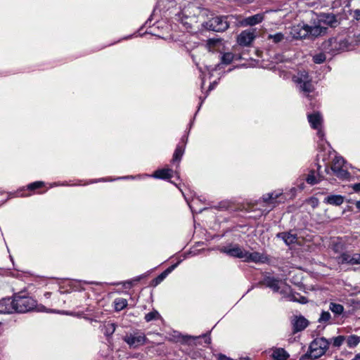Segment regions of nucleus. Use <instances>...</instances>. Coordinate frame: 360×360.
I'll return each instance as SVG.
<instances>
[{
	"instance_id": "obj_41",
	"label": "nucleus",
	"mask_w": 360,
	"mask_h": 360,
	"mask_svg": "<svg viewBox=\"0 0 360 360\" xmlns=\"http://www.w3.org/2000/svg\"><path fill=\"white\" fill-rule=\"evenodd\" d=\"M360 264V254L354 253V265Z\"/></svg>"
},
{
	"instance_id": "obj_24",
	"label": "nucleus",
	"mask_w": 360,
	"mask_h": 360,
	"mask_svg": "<svg viewBox=\"0 0 360 360\" xmlns=\"http://www.w3.org/2000/svg\"><path fill=\"white\" fill-rule=\"evenodd\" d=\"M264 20V13H257L251 16H249L244 20V22L247 25L253 26Z\"/></svg>"
},
{
	"instance_id": "obj_29",
	"label": "nucleus",
	"mask_w": 360,
	"mask_h": 360,
	"mask_svg": "<svg viewBox=\"0 0 360 360\" xmlns=\"http://www.w3.org/2000/svg\"><path fill=\"white\" fill-rule=\"evenodd\" d=\"M272 356L275 360H286L288 355L285 349L278 348L273 352Z\"/></svg>"
},
{
	"instance_id": "obj_48",
	"label": "nucleus",
	"mask_w": 360,
	"mask_h": 360,
	"mask_svg": "<svg viewBox=\"0 0 360 360\" xmlns=\"http://www.w3.org/2000/svg\"><path fill=\"white\" fill-rule=\"evenodd\" d=\"M105 181H106V179L102 178V179H99L98 180L93 181H91V183Z\"/></svg>"
},
{
	"instance_id": "obj_49",
	"label": "nucleus",
	"mask_w": 360,
	"mask_h": 360,
	"mask_svg": "<svg viewBox=\"0 0 360 360\" xmlns=\"http://www.w3.org/2000/svg\"><path fill=\"white\" fill-rule=\"evenodd\" d=\"M352 360H360V354H356L354 359H352Z\"/></svg>"
},
{
	"instance_id": "obj_40",
	"label": "nucleus",
	"mask_w": 360,
	"mask_h": 360,
	"mask_svg": "<svg viewBox=\"0 0 360 360\" xmlns=\"http://www.w3.org/2000/svg\"><path fill=\"white\" fill-rule=\"evenodd\" d=\"M43 181H35L34 183L30 184L27 186V189L30 191L35 190L37 188H41L44 185Z\"/></svg>"
},
{
	"instance_id": "obj_15",
	"label": "nucleus",
	"mask_w": 360,
	"mask_h": 360,
	"mask_svg": "<svg viewBox=\"0 0 360 360\" xmlns=\"http://www.w3.org/2000/svg\"><path fill=\"white\" fill-rule=\"evenodd\" d=\"M293 333H297L304 330L309 325V321L302 316H295L292 320Z\"/></svg>"
},
{
	"instance_id": "obj_55",
	"label": "nucleus",
	"mask_w": 360,
	"mask_h": 360,
	"mask_svg": "<svg viewBox=\"0 0 360 360\" xmlns=\"http://www.w3.org/2000/svg\"><path fill=\"white\" fill-rule=\"evenodd\" d=\"M148 21H150V18L146 21V24H148Z\"/></svg>"
},
{
	"instance_id": "obj_8",
	"label": "nucleus",
	"mask_w": 360,
	"mask_h": 360,
	"mask_svg": "<svg viewBox=\"0 0 360 360\" xmlns=\"http://www.w3.org/2000/svg\"><path fill=\"white\" fill-rule=\"evenodd\" d=\"M123 340L131 348H137L143 345L147 338L146 335L139 331L127 333L123 337Z\"/></svg>"
},
{
	"instance_id": "obj_38",
	"label": "nucleus",
	"mask_w": 360,
	"mask_h": 360,
	"mask_svg": "<svg viewBox=\"0 0 360 360\" xmlns=\"http://www.w3.org/2000/svg\"><path fill=\"white\" fill-rule=\"evenodd\" d=\"M330 314L328 311H323L321 312L320 315L319 322L321 323H327L330 321Z\"/></svg>"
},
{
	"instance_id": "obj_43",
	"label": "nucleus",
	"mask_w": 360,
	"mask_h": 360,
	"mask_svg": "<svg viewBox=\"0 0 360 360\" xmlns=\"http://www.w3.org/2000/svg\"><path fill=\"white\" fill-rule=\"evenodd\" d=\"M188 141V136H183L181 139L180 142L179 144L184 145V148L186 147V143Z\"/></svg>"
},
{
	"instance_id": "obj_36",
	"label": "nucleus",
	"mask_w": 360,
	"mask_h": 360,
	"mask_svg": "<svg viewBox=\"0 0 360 360\" xmlns=\"http://www.w3.org/2000/svg\"><path fill=\"white\" fill-rule=\"evenodd\" d=\"M160 318V315L158 311L153 310L145 316V320L146 322H150L153 320H157Z\"/></svg>"
},
{
	"instance_id": "obj_3",
	"label": "nucleus",
	"mask_w": 360,
	"mask_h": 360,
	"mask_svg": "<svg viewBox=\"0 0 360 360\" xmlns=\"http://www.w3.org/2000/svg\"><path fill=\"white\" fill-rule=\"evenodd\" d=\"M323 50L331 54L336 55L342 51H347L349 43L346 39L340 37H331L323 43Z\"/></svg>"
},
{
	"instance_id": "obj_53",
	"label": "nucleus",
	"mask_w": 360,
	"mask_h": 360,
	"mask_svg": "<svg viewBox=\"0 0 360 360\" xmlns=\"http://www.w3.org/2000/svg\"><path fill=\"white\" fill-rule=\"evenodd\" d=\"M50 295H51V292H46V293L44 294V296H45L46 297H50Z\"/></svg>"
},
{
	"instance_id": "obj_25",
	"label": "nucleus",
	"mask_w": 360,
	"mask_h": 360,
	"mask_svg": "<svg viewBox=\"0 0 360 360\" xmlns=\"http://www.w3.org/2000/svg\"><path fill=\"white\" fill-rule=\"evenodd\" d=\"M354 253L350 254L347 252L342 253L339 257V263L354 265Z\"/></svg>"
},
{
	"instance_id": "obj_14",
	"label": "nucleus",
	"mask_w": 360,
	"mask_h": 360,
	"mask_svg": "<svg viewBox=\"0 0 360 360\" xmlns=\"http://www.w3.org/2000/svg\"><path fill=\"white\" fill-rule=\"evenodd\" d=\"M221 252L231 257L243 259L245 250L238 245H233L222 248Z\"/></svg>"
},
{
	"instance_id": "obj_19",
	"label": "nucleus",
	"mask_w": 360,
	"mask_h": 360,
	"mask_svg": "<svg viewBox=\"0 0 360 360\" xmlns=\"http://www.w3.org/2000/svg\"><path fill=\"white\" fill-rule=\"evenodd\" d=\"M179 263L180 262H178L177 263L172 264L163 272H162L158 276L153 280V285H158L160 284L171 272H172L177 267Z\"/></svg>"
},
{
	"instance_id": "obj_23",
	"label": "nucleus",
	"mask_w": 360,
	"mask_h": 360,
	"mask_svg": "<svg viewBox=\"0 0 360 360\" xmlns=\"http://www.w3.org/2000/svg\"><path fill=\"white\" fill-rule=\"evenodd\" d=\"M282 195V192L280 191H274L271 193H269L264 194L262 197L264 202L268 204L275 205L276 202V199L279 198Z\"/></svg>"
},
{
	"instance_id": "obj_31",
	"label": "nucleus",
	"mask_w": 360,
	"mask_h": 360,
	"mask_svg": "<svg viewBox=\"0 0 360 360\" xmlns=\"http://www.w3.org/2000/svg\"><path fill=\"white\" fill-rule=\"evenodd\" d=\"M360 342V336L351 335L347 338V344L349 348L355 347Z\"/></svg>"
},
{
	"instance_id": "obj_16",
	"label": "nucleus",
	"mask_w": 360,
	"mask_h": 360,
	"mask_svg": "<svg viewBox=\"0 0 360 360\" xmlns=\"http://www.w3.org/2000/svg\"><path fill=\"white\" fill-rule=\"evenodd\" d=\"M282 283L283 281L281 279L269 276H266L263 280L264 285L276 292L279 291Z\"/></svg>"
},
{
	"instance_id": "obj_5",
	"label": "nucleus",
	"mask_w": 360,
	"mask_h": 360,
	"mask_svg": "<svg viewBox=\"0 0 360 360\" xmlns=\"http://www.w3.org/2000/svg\"><path fill=\"white\" fill-rule=\"evenodd\" d=\"M293 82L299 89L304 94H309L314 90L311 78L305 70H300L292 77Z\"/></svg>"
},
{
	"instance_id": "obj_35",
	"label": "nucleus",
	"mask_w": 360,
	"mask_h": 360,
	"mask_svg": "<svg viewBox=\"0 0 360 360\" xmlns=\"http://www.w3.org/2000/svg\"><path fill=\"white\" fill-rule=\"evenodd\" d=\"M345 340V338L343 335H339L335 338H333L329 341V345L332 344V345L335 347H340Z\"/></svg>"
},
{
	"instance_id": "obj_42",
	"label": "nucleus",
	"mask_w": 360,
	"mask_h": 360,
	"mask_svg": "<svg viewBox=\"0 0 360 360\" xmlns=\"http://www.w3.org/2000/svg\"><path fill=\"white\" fill-rule=\"evenodd\" d=\"M353 18L356 20H360V9H356V10L354 11Z\"/></svg>"
},
{
	"instance_id": "obj_52",
	"label": "nucleus",
	"mask_w": 360,
	"mask_h": 360,
	"mask_svg": "<svg viewBox=\"0 0 360 360\" xmlns=\"http://www.w3.org/2000/svg\"><path fill=\"white\" fill-rule=\"evenodd\" d=\"M205 98V97L203 99H202V98H200L201 101H200V105H199V107H198V110L200 109V106H201V105H202V102L204 101Z\"/></svg>"
},
{
	"instance_id": "obj_44",
	"label": "nucleus",
	"mask_w": 360,
	"mask_h": 360,
	"mask_svg": "<svg viewBox=\"0 0 360 360\" xmlns=\"http://www.w3.org/2000/svg\"><path fill=\"white\" fill-rule=\"evenodd\" d=\"M352 188L353 190L356 192V193H359L360 192V183H358V184H354L353 186H352Z\"/></svg>"
},
{
	"instance_id": "obj_27",
	"label": "nucleus",
	"mask_w": 360,
	"mask_h": 360,
	"mask_svg": "<svg viewBox=\"0 0 360 360\" xmlns=\"http://www.w3.org/2000/svg\"><path fill=\"white\" fill-rule=\"evenodd\" d=\"M321 180V175L319 174V173H318L317 174H316V173H315V172H314V171H311V172H309V174L307 175V179H306L307 182L309 184H311V185L316 184H318Z\"/></svg>"
},
{
	"instance_id": "obj_39",
	"label": "nucleus",
	"mask_w": 360,
	"mask_h": 360,
	"mask_svg": "<svg viewBox=\"0 0 360 360\" xmlns=\"http://www.w3.org/2000/svg\"><path fill=\"white\" fill-rule=\"evenodd\" d=\"M326 60V55L322 53L316 54L313 56V61L316 64L323 63Z\"/></svg>"
},
{
	"instance_id": "obj_22",
	"label": "nucleus",
	"mask_w": 360,
	"mask_h": 360,
	"mask_svg": "<svg viewBox=\"0 0 360 360\" xmlns=\"http://www.w3.org/2000/svg\"><path fill=\"white\" fill-rule=\"evenodd\" d=\"M200 338H202L204 339L205 342L206 344H210L211 342V338H210V336H208L207 335H203L202 336H198V337L178 335L177 341H181L184 343H187V342H188V341L190 340H195L199 339Z\"/></svg>"
},
{
	"instance_id": "obj_30",
	"label": "nucleus",
	"mask_w": 360,
	"mask_h": 360,
	"mask_svg": "<svg viewBox=\"0 0 360 360\" xmlns=\"http://www.w3.org/2000/svg\"><path fill=\"white\" fill-rule=\"evenodd\" d=\"M115 309L120 311L127 306V300L122 297L116 298L114 300Z\"/></svg>"
},
{
	"instance_id": "obj_45",
	"label": "nucleus",
	"mask_w": 360,
	"mask_h": 360,
	"mask_svg": "<svg viewBox=\"0 0 360 360\" xmlns=\"http://www.w3.org/2000/svg\"><path fill=\"white\" fill-rule=\"evenodd\" d=\"M136 177L133 176H126L122 177H118L117 179H135Z\"/></svg>"
},
{
	"instance_id": "obj_20",
	"label": "nucleus",
	"mask_w": 360,
	"mask_h": 360,
	"mask_svg": "<svg viewBox=\"0 0 360 360\" xmlns=\"http://www.w3.org/2000/svg\"><path fill=\"white\" fill-rule=\"evenodd\" d=\"M276 237L282 239L287 245L294 244L297 241V235L291 232H281L276 235Z\"/></svg>"
},
{
	"instance_id": "obj_9",
	"label": "nucleus",
	"mask_w": 360,
	"mask_h": 360,
	"mask_svg": "<svg viewBox=\"0 0 360 360\" xmlns=\"http://www.w3.org/2000/svg\"><path fill=\"white\" fill-rule=\"evenodd\" d=\"M227 18V16H215L207 22V26L214 32H224L229 27Z\"/></svg>"
},
{
	"instance_id": "obj_11",
	"label": "nucleus",
	"mask_w": 360,
	"mask_h": 360,
	"mask_svg": "<svg viewBox=\"0 0 360 360\" xmlns=\"http://www.w3.org/2000/svg\"><path fill=\"white\" fill-rule=\"evenodd\" d=\"M340 24L337 16L333 13H321L317 16V22L314 25H320L336 27Z\"/></svg>"
},
{
	"instance_id": "obj_4",
	"label": "nucleus",
	"mask_w": 360,
	"mask_h": 360,
	"mask_svg": "<svg viewBox=\"0 0 360 360\" xmlns=\"http://www.w3.org/2000/svg\"><path fill=\"white\" fill-rule=\"evenodd\" d=\"M329 346V341L324 338H317L310 344L307 355L311 359H316L323 356Z\"/></svg>"
},
{
	"instance_id": "obj_34",
	"label": "nucleus",
	"mask_w": 360,
	"mask_h": 360,
	"mask_svg": "<svg viewBox=\"0 0 360 360\" xmlns=\"http://www.w3.org/2000/svg\"><path fill=\"white\" fill-rule=\"evenodd\" d=\"M329 309L332 312L337 315L341 314L344 311V307L342 304L334 302H331L330 304Z\"/></svg>"
},
{
	"instance_id": "obj_13",
	"label": "nucleus",
	"mask_w": 360,
	"mask_h": 360,
	"mask_svg": "<svg viewBox=\"0 0 360 360\" xmlns=\"http://www.w3.org/2000/svg\"><path fill=\"white\" fill-rule=\"evenodd\" d=\"M255 38V31L246 30L243 31L237 37V42L239 45L249 46Z\"/></svg>"
},
{
	"instance_id": "obj_37",
	"label": "nucleus",
	"mask_w": 360,
	"mask_h": 360,
	"mask_svg": "<svg viewBox=\"0 0 360 360\" xmlns=\"http://www.w3.org/2000/svg\"><path fill=\"white\" fill-rule=\"evenodd\" d=\"M268 39L272 40V41L275 44H278L284 39V34L281 32H278L274 34H269L268 36Z\"/></svg>"
},
{
	"instance_id": "obj_2",
	"label": "nucleus",
	"mask_w": 360,
	"mask_h": 360,
	"mask_svg": "<svg viewBox=\"0 0 360 360\" xmlns=\"http://www.w3.org/2000/svg\"><path fill=\"white\" fill-rule=\"evenodd\" d=\"M327 27L320 25L309 26L304 22H300L292 27L290 34L292 38L302 39L306 38H315L326 33Z\"/></svg>"
},
{
	"instance_id": "obj_33",
	"label": "nucleus",
	"mask_w": 360,
	"mask_h": 360,
	"mask_svg": "<svg viewBox=\"0 0 360 360\" xmlns=\"http://www.w3.org/2000/svg\"><path fill=\"white\" fill-rule=\"evenodd\" d=\"M115 330V325L113 323H106L103 326V331L105 335L110 336Z\"/></svg>"
},
{
	"instance_id": "obj_46",
	"label": "nucleus",
	"mask_w": 360,
	"mask_h": 360,
	"mask_svg": "<svg viewBox=\"0 0 360 360\" xmlns=\"http://www.w3.org/2000/svg\"><path fill=\"white\" fill-rule=\"evenodd\" d=\"M217 82H213V83H212V84L210 85L209 91H211L212 89H213L215 87V86L217 85Z\"/></svg>"
},
{
	"instance_id": "obj_6",
	"label": "nucleus",
	"mask_w": 360,
	"mask_h": 360,
	"mask_svg": "<svg viewBox=\"0 0 360 360\" xmlns=\"http://www.w3.org/2000/svg\"><path fill=\"white\" fill-rule=\"evenodd\" d=\"M194 6L188 4V6L184 8L182 11L176 15V20L185 27L186 29L191 28L193 24L196 22V16L195 13H191V10L193 9Z\"/></svg>"
},
{
	"instance_id": "obj_10",
	"label": "nucleus",
	"mask_w": 360,
	"mask_h": 360,
	"mask_svg": "<svg viewBox=\"0 0 360 360\" xmlns=\"http://www.w3.org/2000/svg\"><path fill=\"white\" fill-rule=\"evenodd\" d=\"M331 169L339 178L345 179L349 176L347 171L345 162L342 157H335L333 161Z\"/></svg>"
},
{
	"instance_id": "obj_32",
	"label": "nucleus",
	"mask_w": 360,
	"mask_h": 360,
	"mask_svg": "<svg viewBox=\"0 0 360 360\" xmlns=\"http://www.w3.org/2000/svg\"><path fill=\"white\" fill-rule=\"evenodd\" d=\"M235 57L236 56L231 52L224 53L221 56V64L229 65L233 60Z\"/></svg>"
},
{
	"instance_id": "obj_50",
	"label": "nucleus",
	"mask_w": 360,
	"mask_h": 360,
	"mask_svg": "<svg viewBox=\"0 0 360 360\" xmlns=\"http://www.w3.org/2000/svg\"><path fill=\"white\" fill-rule=\"evenodd\" d=\"M356 207L360 210V200L356 201L355 203Z\"/></svg>"
},
{
	"instance_id": "obj_28",
	"label": "nucleus",
	"mask_w": 360,
	"mask_h": 360,
	"mask_svg": "<svg viewBox=\"0 0 360 360\" xmlns=\"http://www.w3.org/2000/svg\"><path fill=\"white\" fill-rule=\"evenodd\" d=\"M288 297L289 300L292 302H297L301 304H306L308 302V300L306 297L302 296L297 292H290Z\"/></svg>"
},
{
	"instance_id": "obj_51",
	"label": "nucleus",
	"mask_w": 360,
	"mask_h": 360,
	"mask_svg": "<svg viewBox=\"0 0 360 360\" xmlns=\"http://www.w3.org/2000/svg\"><path fill=\"white\" fill-rule=\"evenodd\" d=\"M13 196H19V195L18 194L14 195V194H11L10 193V194H8V198H7L6 200H8V198H11Z\"/></svg>"
},
{
	"instance_id": "obj_17",
	"label": "nucleus",
	"mask_w": 360,
	"mask_h": 360,
	"mask_svg": "<svg viewBox=\"0 0 360 360\" xmlns=\"http://www.w3.org/2000/svg\"><path fill=\"white\" fill-rule=\"evenodd\" d=\"M173 170L169 168H163L156 170L153 174L147 175V176L153 177L155 179H160L167 180L173 176Z\"/></svg>"
},
{
	"instance_id": "obj_7",
	"label": "nucleus",
	"mask_w": 360,
	"mask_h": 360,
	"mask_svg": "<svg viewBox=\"0 0 360 360\" xmlns=\"http://www.w3.org/2000/svg\"><path fill=\"white\" fill-rule=\"evenodd\" d=\"M307 118L311 128L317 130L316 135L319 138V143H327L325 140V134L322 130L323 118L321 115L316 112L309 114Z\"/></svg>"
},
{
	"instance_id": "obj_12",
	"label": "nucleus",
	"mask_w": 360,
	"mask_h": 360,
	"mask_svg": "<svg viewBox=\"0 0 360 360\" xmlns=\"http://www.w3.org/2000/svg\"><path fill=\"white\" fill-rule=\"evenodd\" d=\"M243 259L245 262H252L255 263H266L269 261L268 257L263 253L258 252H250L248 251L245 252Z\"/></svg>"
},
{
	"instance_id": "obj_18",
	"label": "nucleus",
	"mask_w": 360,
	"mask_h": 360,
	"mask_svg": "<svg viewBox=\"0 0 360 360\" xmlns=\"http://www.w3.org/2000/svg\"><path fill=\"white\" fill-rule=\"evenodd\" d=\"M207 46L209 51L221 52L224 44L221 39H210L207 40Z\"/></svg>"
},
{
	"instance_id": "obj_21",
	"label": "nucleus",
	"mask_w": 360,
	"mask_h": 360,
	"mask_svg": "<svg viewBox=\"0 0 360 360\" xmlns=\"http://www.w3.org/2000/svg\"><path fill=\"white\" fill-rule=\"evenodd\" d=\"M323 202L326 204L339 206L344 202V197L341 195H330L325 198Z\"/></svg>"
},
{
	"instance_id": "obj_47",
	"label": "nucleus",
	"mask_w": 360,
	"mask_h": 360,
	"mask_svg": "<svg viewBox=\"0 0 360 360\" xmlns=\"http://www.w3.org/2000/svg\"><path fill=\"white\" fill-rule=\"evenodd\" d=\"M84 283H86V284H96V285H98L100 284V283H98V282H94V281H82Z\"/></svg>"
},
{
	"instance_id": "obj_56",
	"label": "nucleus",
	"mask_w": 360,
	"mask_h": 360,
	"mask_svg": "<svg viewBox=\"0 0 360 360\" xmlns=\"http://www.w3.org/2000/svg\"><path fill=\"white\" fill-rule=\"evenodd\" d=\"M188 205H189V207H191V209H192V206L189 202H188Z\"/></svg>"
},
{
	"instance_id": "obj_1",
	"label": "nucleus",
	"mask_w": 360,
	"mask_h": 360,
	"mask_svg": "<svg viewBox=\"0 0 360 360\" xmlns=\"http://www.w3.org/2000/svg\"><path fill=\"white\" fill-rule=\"evenodd\" d=\"M36 306V301L28 296L15 295L0 300V314L26 313Z\"/></svg>"
},
{
	"instance_id": "obj_26",
	"label": "nucleus",
	"mask_w": 360,
	"mask_h": 360,
	"mask_svg": "<svg viewBox=\"0 0 360 360\" xmlns=\"http://www.w3.org/2000/svg\"><path fill=\"white\" fill-rule=\"evenodd\" d=\"M184 150L185 148L184 145L178 144L173 154L172 162H177L178 163H179L184 153Z\"/></svg>"
},
{
	"instance_id": "obj_54",
	"label": "nucleus",
	"mask_w": 360,
	"mask_h": 360,
	"mask_svg": "<svg viewBox=\"0 0 360 360\" xmlns=\"http://www.w3.org/2000/svg\"><path fill=\"white\" fill-rule=\"evenodd\" d=\"M204 84H205V82L202 80V84H201V87H202V88L203 87Z\"/></svg>"
}]
</instances>
